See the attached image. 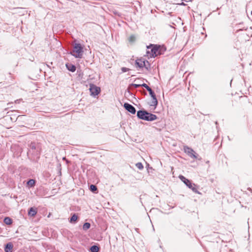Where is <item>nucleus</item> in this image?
<instances>
[{
  "instance_id": "obj_7",
  "label": "nucleus",
  "mask_w": 252,
  "mask_h": 252,
  "mask_svg": "<svg viewBox=\"0 0 252 252\" xmlns=\"http://www.w3.org/2000/svg\"><path fill=\"white\" fill-rule=\"evenodd\" d=\"M124 108L127 111L129 112L132 114H135L136 113V109L134 106H133L132 105L127 103H125L124 105Z\"/></svg>"
},
{
  "instance_id": "obj_13",
  "label": "nucleus",
  "mask_w": 252,
  "mask_h": 252,
  "mask_svg": "<svg viewBox=\"0 0 252 252\" xmlns=\"http://www.w3.org/2000/svg\"><path fill=\"white\" fill-rule=\"evenodd\" d=\"M27 185L30 188H32L34 186L35 184V181L33 179H30L27 182Z\"/></svg>"
},
{
  "instance_id": "obj_27",
  "label": "nucleus",
  "mask_w": 252,
  "mask_h": 252,
  "mask_svg": "<svg viewBox=\"0 0 252 252\" xmlns=\"http://www.w3.org/2000/svg\"><path fill=\"white\" fill-rule=\"evenodd\" d=\"M63 160H65V157H64V158H63Z\"/></svg>"
},
{
  "instance_id": "obj_23",
  "label": "nucleus",
  "mask_w": 252,
  "mask_h": 252,
  "mask_svg": "<svg viewBox=\"0 0 252 252\" xmlns=\"http://www.w3.org/2000/svg\"><path fill=\"white\" fill-rule=\"evenodd\" d=\"M144 67H145V68L148 70V68L150 67V64L148 61H145V65H144Z\"/></svg>"
},
{
  "instance_id": "obj_12",
  "label": "nucleus",
  "mask_w": 252,
  "mask_h": 252,
  "mask_svg": "<svg viewBox=\"0 0 252 252\" xmlns=\"http://www.w3.org/2000/svg\"><path fill=\"white\" fill-rule=\"evenodd\" d=\"M37 213V210L36 209H34L32 207H31L28 212V214L29 216L32 217L34 216Z\"/></svg>"
},
{
  "instance_id": "obj_2",
  "label": "nucleus",
  "mask_w": 252,
  "mask_h": 252,
  "mask_svg": "<svg viewBox=\"0 0 252 252\" xmlns=\"http://www.w3.org/2000/svg\"><path fill=\"white\" fill-rule=\"evenodd\" d=\"M72 55L77 58H81L83 54V48L80 43H75L73 47V50L71 53Z\"/></svg>"
},
{
  "instance_id": "obj_5",
  "label": "nucleus",
  "mask_w": 252,
  "mask_h": 252,
  "mask_svg": "<svg viewBox=\"0 0 252 252\" xmlns=\"http://www.w3.org/2000/svg\"><path fill=\"white\" fill-rule=\"evenodd\" d=\"M89 90L91 93V95L93 96L97 95L101 91L100 87H97L96 85L93 84H90Z\"/></svg>"
},
{
  "instance_id": "obj_11",
  "label": "nucleus",
  "mask_w": 252,
  "mask_h": 252,
  "mask_svg": "<svg viewBox=\"0 0 252 252\" xmlns=\"http://www.w3.org/2000/svg\"><path fill=\"white\" fill-rule=\"evenodd\" d=\"M66 66L68 70L72 72L76 70V66L71 63L66 64Z\"/></svg>"
},
{
  "instance_id": "obj_9",
  "label": "nucleus",
  "mask_w": 252,
  "mask_h": 252,
  "mask_svg": "<svg viewBox=\"0 0 252 252\" xmlns=\"http://www.w3.org/2000/svg\"><path fill=\"white\" fill-rule=\"evenodd\" d=\"M13 247V244L9 242L6 244L4 248L5 252H12V249Z\"/></svg>"
},
{
  "instance_id": "obj_17",
  "label": "nucleus",
  "mask_w": 252,
  "mask_h": 252,
  "mask_svg": "<svg viewBox=\"0 0 252 252\" xmlns=\"http://www.w3.org/2000/svg\"><path fill=\"white\" fill-rule=\"evenodd\" d=\"M77 219H78L77 216L75 214H74L73 215V216L70 218V222H72L75 221L77 220Z\"/></svg>"
},
{
  "instance_id": "obj_15",
  "label": "nucleus",
  "mask_w": 252,
  "mask_h": 252,
  "mask_svg": "<svg viewBox=\"0 0 252 252\" xmlns=\"http://www.w3.org/2000/svg\"><path fill=\"white\" fill-rule=\"evenodd\" d=\"M4 222L7 225H10L12 223V220L9 218V217H6L4 219Z\"/></svg>"
},
{
  "instance_id": "obj_26",
  "label": "nucleus",
  "mask_w": 252,
  "mask_h": 252,
  "mask_svg": "<svg viewBox=\"0 0 252 252\" xmlns=\"http://www.w3.org/2000/svg\"><path fill=\"white\" fill-rule=\"evenodd\" d=\"M131 86H133L135 88H137L141 86V84H131Z\"/></svg>"
},
{
  "instance_id": "obj_18",
  "label": "nucleus",
  "mask_w": 252,
  "mask_h": 252,
  "mask_svg": "<svg viewBox=\"0 0 252 252\" xmlns=\"http://www.w3.org/2000/svg\"><path fill=\"white\" fill-rule=\"evenodd\" d=\"M90 189L92 191L94 192L97 190V187L94 185H91L90 187Z\"/></svg>"
},
{
  "instance_id": "obj_20",
  "label": "nucleus",
  "mask_w": 252,
  "mask_h": 252,
  "mask_svg": "<svg viewBox=\"0 0 252 252\" xmlns=\"http://www.w3.org/2000/svg\"><path fill=\"white\" fill-rule=\"evenodd\" d=\"M128 40H129V42H133L135 41V36L133 35H131L129 37Z\"/></svg>"
},
{
  "instance_id": "obj_16",
  "label": "nucleus",
  "mask_w": 252,
  "mask_h": 252,
  "mask_svg": "<svg viewBox=\"0 0 252 252\" xmlns=\"http://www.w3.org/2000/svg\"><path fill=\"white\" fill-rule=\"evenodd\" d=\"M91 226L90 223L89 222H85L83 225V229L84 230H86L90 228Z\"/></svg>"
},
{
  "instance_id": "obj_21",
  "label": "nucleus",
  "mask_w": 252,
  "mask_h": 252,
  "mask_svg": "<svg viewBox=\"0 0 252 252\" xmlns=\"http://www.w3.org/2000/svg\"><path fill=\"white\" fill-rule=\"evenodd\" d=\"M30 149L31 150H30V151H31V150H34L36 149V146L34 143H31V144L30 145Z\"/></svg>"
},
{
  "instance_id": "obj_25",
  "label": "nucleus",
  "mask_w": 252,
  "mask_h": 252,
  "mask_svg": "<svg viewBox=\"0 0 252 252\" xmlns=\"http://www.w3.org/2000/svg\"><path fill=\"white\" fill-rule=\"evenodd\" d=\"M121 70L123 72H126L128 71L129 70V69L128 68H126V67H123L122 68Z\"/></svg>"
},
{
  "instance_id": "obj_8",
  "label": "nucleus",
  "mask_w": 252,
  "mask_h": 252,
  "mask_svg": "<svg viewBox=\"0 0 252 252\" xmlns=\"http://www.w3.org/2000/svg\"><path fill=\"white\" fill-rule=\"evenodd\" d=\"M185 152L188 153L190 157L194 158H197L195 152L191 148L187 147V149H185Z\"/></svg>"
},
{
  "instance_id": "obj_22",
  "label": "nucleus",
  "mask_w": 252,
  "mask_h": 252,
  "mask_svg": "<svg viewBox=\"0 0 252 252\" xmlns=\"http://www.w3.org/2000/svg\"><path fill=\"white\" fill-rule=\"evenodd\" d=\"M162 54V49L160 48V46H158V51L157 52V56L158 55H161Z\"/></svg>"
},
{
  "instance_id": "obj_10",
  "label": "nucleus",
  "mask_w": 252,
  "mask_h": 252,
  "mask_svg": "<svg viewBox=\"0 0 252 252\" xmlns=\"http://www.w3.org/2000/svg\"><path fill=\"white\" fill-rule=\"evenodd\" d=\"M135 64L140 68L144 67L145 65V61L143 59H137L135 61Z\"/></svg>"
},
{
  "instance_id": "obj_6",
  "label": "nucleus",
  "mask_w": 252,
  "mask_h": 252,
  "mask_svg": "<svg viewBox=\"0 0 252 252\" xmlns=\"http://www.w3.org/2000/svg\"><path fill=\"white\" fill-rule=\"evenodd\" d=\"M148 91L149 92L151 96L152 97V101L150 103V105L155 107L157 106L158 102L154 92L152 90L151 88L149 89H148Z\"/></svg>"
},
{
  "instance_id": "obj_24",
  "label": "nucleus",
  "mask_w": 252,
  "mask_h": 252,
  "mask_svg": "<svg viewBox=\"0 0 252 252\" xmlns=\"http://www.w3.org/2000/svg\"><path fill=\"white\" fill-rule=\"evenodd\" d=\"M141 87L145 88L147 91H148V89H149L150 88L146 84H145V83L141 84Z\"/></svg>"
},
{
  "instance_id": "obj_19",
  "label": "nucleus",
  "mask_w": 252,
  "mask_h": 252,
  "mask_svg": "<svg viewBox=\"0 0 252 252\" xmlns=\"http://www.w3.org/2000/svg\"><path fill=\"white\" fill-rule=\"evenodd\" d=\"M136 166L140 170H142L144 168L143 164L141 162L137 163L136 164Z\"/></svg>"
},
{
  "instance_id": "obj_4",
  "label": "nucleus",
  "mask_w": 252,
  "mask_h": 252,
  "mask_svg": "<svg viewBox=\"0 0 252 252\" xmlns=\"http://www.w3.org/2000/svg\"><path fill=\"white\" fill-rule=\"evenodd\" d=\"M158 51V46L157 45L151 44L147 46V50L146 54L148 58H155L157 56V52Z\"/></svg>"
},
{
  "instance_id": "obj_3",
  "label": "nucleus",
  "mask_w": 252,
  "mask_h": 252,
  "mask_svg": "<svg viewBox=\"0 0 252 252\" xmlns=\"http://www.w3.org/2000/svg\"><path fill=\"white\" fill-rule=\"evenodd\" d=\"M179 178L186 185L187 187H189V188L191 189L194 192L199 194H201V193L197 190V188L196 185L194 184H192L189 180L186 178L182 175L179 176Z\"/></svg>"
},
{
  "instance_id": "obj_1",
  "label": "nucleus",
  "mask_w": 252,
  "mask_h": 252,
  "mask_svg": "<svg viewBox=\"0 0 252 252\" xmlns=\"http://www.w3.org/2000/svg\"><path fill=\"white\" fill-rule=\"evenodd\" d=\"M137 117L141 120L147 121H153L157 119V116L145 110H139L137 112Z\"/></svg>"
},
{
  "instance_id": "obj_14",
  "label": "nucleus",
  "mask_w": 252,
  "mask_h": 252,
  "mask_svg": "<svg viewBox=\"0 0 252 252\" xmlns=\"http://www.w3.org/2000/svg\"><path fill=\"white\" fill-rule=\"evenodd\" d=\"M99 250V247L96 245H94L92 246L90 248L91 252H98Z\"/></svg>"
}]
</instances>
